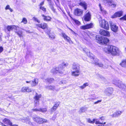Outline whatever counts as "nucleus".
Returning a JSON list of instances; mask_svg holds the SVG:
<instances>
[{"label": "nucleus", "mask_w": 126, "mask_h": 126, "mask_svg": "<svg viewBox=\"0 0 126 126\" xmlns=\"http://www.w3.org/2000/svg\"><path fill=\"white\" fill-rule=\"evenodd\" d=\"M41 95L36 93L34 97V103L35 106H37L39 104V99L41 97Z\"/></svg>", "instance_id": "obj_8"}, {"label": "nucleus", "mask_w": 126, "mask_h": 126, "mask_svg": "<svg viewBox=\"0 0 126 126\" xmlns=\"http://www.w3.org/2000/svg\"><path fill=\"white\" fill-rule=\"evenodd\" d=\"M83 51H84L86 53L87 55L90 57V58L92 60L93 63L95 64V65H97L100 67H103V65L102 63L98 62V59L95 58L93 54L90 53L89 50L88 49L86 48H85L83 49Z\"/></svg>", "instance_id": "obj_1"}, {"label": "nucleus", "mask_w": 126, "mask_h": 126, "mask_svg": "<svg viewBox=\"0 0 126 126\" xmlns=\"http://www.w3.org/2000/svg\"><path fill=\"white\" fill-rule=\"evenodd\" d=\"M123 110H117L111 115L113 117H117L120 116L123 112Z\"/></svg>", "instance_id": "obj_25"}, {"label": "nucleus", "mask_w": 126, "mask_h": 126, "mask_svg": "<svg viewBox=\"0 0 126 126\" xmlns=\"http://www.w3.org/2000/svg\"><path fill=\"white\" fill-rule=\"evenodd\" d=\"M8 126H18L16 124L12 125V123L8 120Z\"/></svg>", "instance_id": "obj_40"}, {"label": "nucleus", "mask_w": 126, "mask_h": 126, "mask_svg": "<svg viewBox=\"0 0 126 126\" xmlns=\"http://www.w3.org/2000/svg\"><path fill=\"white\" fill-rule=\"evenodd\" d=\"M40 8L44 11L45 12L46 11V9L43 7L41 6L40 7Z\"/></svg>", "instance_id": "obj_48"}, {"label": "nucleus", "mask_w": 126, "mask_h": 126, "mask_svg": "<svg viewBox=\"0 0 126 126\" xmlns=\"http://www.w3.org/2000/svg\"><path fill=\"white\" fill-rule=\"evenodd\" d=\"M49 35V38L51 39H53L55 38V34L53 33H51L50 31L48 32V33L46 32Z\"/></svg>", "instance_id": "obj_31"}, {"label": "nucleus", "mask_w": 126, "mask_h": 126, "mask_svg": "<svg viewBox=\"0 0 126 126\" xmlns=\"http://www.w3.org/2000/svg\"><path fill=\"white\" fill-rule=\"evenodd\" d=\"M36 26L37 27L41 28L43 29H46L48 27L47 24L45 23L37 24H36Z\"/></svg>", "instance_id": "obj_26"}, {"label": "nucleus", "mask_w": 126, "mask_h": 126, "mask_svg": "<svg viewBox=\"0 0 126 126\" xmlns=\"http://www.w3.org/2000/svg\"><path fill=\"white\" fill-rule=\"evenodd\" d=\"M44 1L41 2L40 4V7L41 6H42L44 4Z\"/></svg>", "instance_id": "obj_57"}, {"label": "nucleus", "mask_w": 126, "mask_h": 126, "mask_svg": "<svg viewBox=\"0 0 126 126\" xmlns=\"http://www.w3.org/2000/svg\"><path fill=\"white\" fill-rule=\"evenodd\" d=\"M119 19L121 20H124L126 21V14L124 15L122 17L120 18Z\"/></svg>", "instance_id": "obj_41"}, {"label": "nucleus", "mask_w": 126, "mask_h": 126, "mask_svg": "<svg viewBox=\"0 0 126 126\" xmlns=\"http://www.w3.org/2000/svg\"><path fill=\"white\" fill-rule=\"evenodd\" d=\"M33 120L39 124H42L47 122L46 119L40 118L37 116H35L32 117Z\"/></svg>", "instance_id": "obj_6"}, {"label": "nucleus", "mask_w": 126, "mask_h": 126, "mask_svg": "<svg viewBox=\"0 0 126 126\" xmlns=\"http://www.w3.org/2000/svg\"><path fill=\"white\" fill-rule=\"evenodd\" d=\"M3 50V48L1 47H0V53H1Z\"/></svg>", "instance_id": "obj_51"}, {"label": "nucleus", "mask_w": 126, "mask_h": 126, "mask_svg": "<svg viewBox=\"0 0 126 126\" xmlns=\"http://www.w3.org/2000/svg\"><path fill=\"white\" fill-rule=\"evenodd\" d=\"M66 82L65 80H63L60 81V84H64L66 83Z\"/></svg>", "instance_id": "obj_46"}, {"label": "nucleus", "mask_w": 126, "mask_h": 126, "mask_svg": "<svg viewBox=\"0 0 126 126\" xmlns=\"http://www.w3.org/2000/svg\"><path fill=\"white\" fill-rule=\"evenodd\" d=\"M59 104H60V103L59 102H57L56 103H55V104L54 106H53V107H54L56 109H57V108L59 106Z\"/></svg>", "instance_id": "obj_44"}, {"label": "nucleus", "mask_w": 126, "mask_h": 126, "mask_svg": "<svg viewBox=\"0 0 126 126\" xmlns=\"http://www.w3.org/2000/svg\"><path fill=\"white\" fill-rule=\"evenodd\" d=\"M69 29L71 30V31L72 32V33L73 34H76V33L73 30H72V29H71L70 28H69Z\"/></svg>", "instance_id": "obj_54"}, {"label": "nucleus", "mask_w": 126, "mask_h": 126, "mask_svg": "<svg viewBox=\"0 0 126 126\" xmlns=\"http://www.w3.org/2000/svg\"><path fill=\"white\" fill-rule=\"evenodd\" d=\"M78 4L83 7L84 8L85 10L87 8L86 4L85 1H80L79 2V3H78L77 2H75L74 1H71L70 3V5H69L70 7H71L76 5H78Z\"/></svg>", "instance_id": "obj_4"}, {"label": "nucleus", "mask_w": 126, "mask_h": 126, "mask_svg": "<svg viewBox=\"0 0 126 126\" xmlns=\"http://www.w3.org/2000/svg\"><path fill=\"white\" fill-rule=\"evenodd\" d=\"M62 36L63 37L64 39L70 43H71L72 41L70 38L64 33H62Z\"/></svg>", "instance_id": "obj_22"}, {"label": "nucleus", "mask_w": 126, "mask_h": 126, "mask_svg": "<svg viewBox=\"0 0 126 126\" xmlns=\"http://www.w3.org/2000/svg\"><path fill=\"white\" fill-rule=\"evenodd\" d=\"M87 110V108L85 107H82L81 108L79 112H83L86 111Z\"/></svg>", "instance_id": "obj_37"}, {"label": "nucleus", "mask_w": 126, "mask_h": 126, "mask_svg": "<svg viewBox=\"0 0 126 126\" xmlns=\"http://www.w3.org/2000/svg\"><path fill=\"white\" fill-rule=\"evenodd\" d=\"M9 5H8V10H9L11 12H13V10H12V9L9 8Z\"/></svg>", "instance_id": "obj_58"}, {"label": "nucleus", "mask_w": 126, "mask_h": 126, "mask_svg": "<svg viewBox=\"0 0 126 126\" xmlns=\"http://www.w3.org/2000/svg\"><path fill=\"white\" fill-rule=\"evenodd\" d=\"M5 9L6 10H7L8 9V5L6 6V8H5Z\"/></svg>", "instance_id": "obj_64"}, {"label": "nucleus", "mask_w": 126, "mask_h": 126, "mask_svg": "<svg viewBox=\"0 0 126 126\" xmlns=\"http://www.w3.org/2000/svg\"><path fill=\"white\" fill-rule=\"evenodd\" d=\"M50 7L51 9H52V10L53 11V12H55V10L54 8L53 7V6L51 5L50 4Z\"/></svg>", "instance_id": "obj_49"}, {"label": "nucleus", "mask_w": 126, "mask_h": 126, "mask_svg": "<svg viewBox=\"0 0 126 126\" xmlns=\"http://www.w3.org/2000/svg\"><path fill=\"white\" fill-rule=\"evenodd\" d=\"M93 26V24L91 23L86 25L81 26L80 27V28L82 30H86L92 28Z\"/></svg>", "instance_id": "obj_20"}, {"label": "nucleus", "mask_w": 126, "mask_h": 126, "mask_svg": "<svg viewBox=\"0 0 126 126\" xmlns=\"http://www.w3.org/2000/svg\"><path fill=\"white\" fill-rule=\"evenodd\" d=\"M40 111H41L43 113H45L47 111V110L46 108L42 109L40 108Z\"/></svg>", "instance_id": "obj_42"}, {"label": "nucleus", "mask_w": 126, "mask_h": 126, "mask_svg": "<svg viewBox=\"0 0 126 126\" xmlns=\"http://www.w3.org/2000/svg\"><path fill=\"white\" fill-rule=\"evenodd\" d=\"M69 29L71 30V31L72 32V33L73 34H76V33L73 30H72V29H71L70 28H69Z\"/></svg>", "instance_id": "obj_55"}, {"label": "nucleus", "mask_w": 126, "mask_h": 126, "mask_svg": "<svg viewBox=\"0 0 126 126\" xmlns=\"http://www.w3.org/2000/svg\"><path fill=\"white\" fill-rule=\"evenodd\" d=\"M89 99L90 100V101H92V100H94V98H89Z\"/></svg>", "instance_id": "obj_62"}, {"label": "nucleus", "mask_w": 126, "mask_h": 126, "mask_svg": "<svg viewBox=\"0 0 126 126\" xmlns=\"http://www.w3.org/2000/svg\"><path fill=\"white\" fill-rule=\"evenodd\" d=\"M123 11L122 10L117 11L112 16L111 18H114L117 17H120L123 16Z\"/></svg>", "instance_id": "obj_12"}, {"label": "nucleus", "mask_w": 126, "mask_h": 126, "mask_svg": "<svg viewBox=\"0 0 126 126\" xmlns=\"http://www.w3.org/2000/svg\"><path fill=\"white\" fill-rule=\"evenodd\" d=\"M68 65V63L67 62H63L61 64H60L59 66L60 67L59 69L61 70L63 72H63L64 71L63 70V68L67 66Z\"/></svg>", "instance_id": "obj_27"}, {"label": "nucleus", "mask_w": 126, "mask_h": 126, "mask_svg": "<svg viewBox=\"0 0 126 126\" xmlns=\"http://www.w3.org/2000/svg\"><path fill=\"white\" fill-rule=\"evenodd\" d=\"M113 83L118 86L119 88L125 89L126 86L124 84L119 80H115L113 81Z\"/></svg>", "instance_id": "obj_10"}, {"label": "nucleus", "mask_w": 126, "mask_h": 126, "mask_svg": "<svg viewBox=\"0 0 126 126\" xmlns=\"http://www.w3.org/2000/svg\"><path fill=\"white\" fill-rule=\"evenodd\" d=\"M32 110V111H40V109H33Z\"/></svg>", "instance_id": "obj_47"}, {"label": "nucleus", "mask_w": 126, "mask_h": 126, "mask_svg": "<svg viewBox=\"0 0 126 126\" xmlns=\"http://www.w3.org/2000/svg\"><path fill=\"white\" fill-rule=\"evenodd\" d=\"M47 1H48L49 2V4H51L52 3L51 2V0H47Z\"/></svg>", "instance_id": "obj_59"}, {"label": "nucleus", "mask_w": 126, "mask_h": 126, "mask_svg": "<svg viewBox=\"0 0 126 126\" xmlns=\"http://www.w3.org/2000/svg\"><path fill=\"white\" fill-rule=\"evenodd\" d=\"M83 11L81 9L76 8L74 11V14L76 16H80L82 15L83 13Z\"/></svg>", "instance_id": "obj_14"}, {"label": "nucleus", "mask_w": 126, "mask_h": 126, "mask_svg": "<svg viewBox=\"0 0 126 126\" xmlns=\"http://www.w3.org/2000/svg\"><path fill=\"white\" fill-rule=\"evenodd\" d=\"M42 16L43 17V18L44 20L46 21H50L51 19V18L48 16H45L44 15H42Z\"/></svg>", "instance_id": "obj_33"}, {"label": "nucleus", "mask_w": 126, "mask_h": 126, "mask_svg": "<svg viewBox=\"0 0 126 126\" xmlns=\"http://www.w3.org/2000/svg\"><path fill=\"white\" fill-rule=\"evenodd\" d=\"M111 46H106L103 48L104 51L107 53H110Z\"/></svg>", "instance_id": "obj_18"}, {"label": "nucleus", "mask_w": 126, "mask_h": 126, "mask_svg": "<svg viewBox=\"0 0 126 126\" xmlns=\"http://www.w3.org/2000/svg\"><path fill=\"white\" fill-rule=\"evenodd\" d=\"M46 88L48 89L52 90L55 92L59 91L60 89V88L58 86H47V87Z\"/></svg>", "instance_id": "obj_15"}, {"label": "nucleus", "mask_w": 126, "mask_h": 126, "mask_svg": "<svg viewBox=\"0 0 126 126\" xmlns=\"http://www.w3.org/2000/svg\"><path fill=\"white\" fill-rule=\"evenodd\" d=\"M32 19L33 20H34L35 21H37V22L38 23H40V21L37 18L35 17H33V18Z\"/></svg>", "instance_id": "obj_45"}, {"label": "nucleus", "mask_w": 126, "mask_h": 126, "mask_svg": "<svg viewBox=\"0 0 126 126\" xmlns=\"http://www.w3.org/2000/svg\"><path fill=\"white\" fill-rule=\"evenodd\" d=\"M109 90H110L111 91L110 92V94H111L112 93V91H113V89L112 88H109Z\"/></svg>", "instance_id": "obj_53"}, {"label": "nucleus", "mask_w": 126, "mask_h": 126, "mask_svg": "<svg viewBox=\"0 0 126 126\" xmlns=\"http://www.w3.org/2000/svg\"><path fill=\"white\" fill-rule=\"evenodd\" d=\"M120 64L122 67H126V59L123 60Z\"/></svg>", "instance_id": "obj_34"}, {"label": "nucleus", "mask_w": 126, "mask_h": 126, "mask_svg": "<svg viewBox=\"0 0 126 126\" xmlns=\"http://www.w3.org/2000/svg\"><path fill=\"white\" fill-rule=\"evenodd\" d=\"M87 121L88 123L92 124H93L95 123L96 124H100L104 125L106 123L105 122H104V123H100L97 119H94L92 120L90 119H88Z\"/></svg>", "instance_id": "obj_13"}, {"label": "nucleus", "mask_w": 126, "mask_h": 126, "mask_svg": "<svg viewBox=\"0 0 126 126\" xmlns=\"http://www.w3.org/2000/svg\"><path fill=\"white\" fill-rule=\"evenodd\" d=\"M21 121L24 123H26L31 124V122L30 121V119L29 117L27 118H23L21 119Z\"/></svg>", "instance_id": "obj_28"}, {"label": "nucleus", "mask_w": 126, "mask_h": 126, "mask_svg": "<svg viewBox=\"0 0 126 126\" xmlns=\"http://www.w3.org/2000/svg\"><path fill=\"white\" fill-rule=\"evenodd\" d=\"M108 5L112 8H115L117 6V3L115 1H113V0H103Z\"/></svg>", "instance_id": "obj_9"}, {"label": "nucleus", "mask_w": 126, "mask_h": 126, "mask_svg": "<svg viewBox=\"0 0 126 126\" xmlns=\"http://www.w3.org/2000/svg\"><path fill=\"white\" fill-rule=\"evenodd\" d=\"M9 97L10 98H11L12 99H14V98L13 97H12V96H9Z\"/></svg>", "instance_id": "obj_60"}, {"label": "nucleus", "mask_w": 126, "mask_h": 126, "mask_svg": "<svg viewBox=\"0 0 126 126\" xmlns=\"http://www.w3.org/2000/svg\"><path fill=\"white\" fill-rule=\"evenodd\" d=\"M32 81H26V82L27 83H32Z\"/></svg>", "instance_id": "obj_63"}, {"label": "nucleus", "mask_w": 126, "mask_h": 126, "mask_svg": "<svg viewBox=\"0 0 126 126\" xmlns=\"http://www.w3.org/2000/svg\"><path fill=\"white\" fill-rule=\"evenodd\" d=\"M27 22V20L25 18H23L22 21L21 22V23H23L24 24H26Z\"/></svg>", "instance_id": "obj_39"}, {"label": "nucleus", "mask_w": 126, "mask_h": 126, "mask_svg": "<svg viewBox=\"0 0 126 126\" xmlns=\"http://www.w3.org/2000/svg\"><path fill=\"white\" fill-rule=\"evenodd\" d=\"M80 74L79 65L76 63H73L71 71V75L73 76L77 77L79 76Z\"/></svg>", "instance_id": "obj_2"}, {"label": "nucleus", "mask_w": 126, "mask_h": 126, "mask_svg": "<svg viewBox=\"0 0 126 126\" xmlns=\"http://www.w3.org/2000/svg\"><path fill=\"white\" fill-rule=\"evenodd\" d=\"M110 53L113 55H118L120 53L118 48L116 47L111 46Z\"/></svg>", "instance_id": "obj_7"}, {"label": "nucleus", "mask_w": 126, "mask_h": 126, "mask_svg": "<svg viewBox=\"0 0 126 126\" xmlns=\"http://www.w3.org/2000/svg\"><path fill=\"white\" fill-rule=\"evenodd\" d=\"M109 41V39L106 38H103V39L102 41V44H106Z\"/></svg>", "instance_id": "obj_35"}, {"label": "nucleus", "mask_w": 126, "mask_h": 126, "mask_svg": "<svg viewBox=\"0 0 126 126\" xmlns=\"http://www.w3.org/2000/svg\"><path fill=\"white\" fill-rule=\"evenodd\" d=\"M100 119L101 120H104L105 119V117L103 116H102L100 117Z\"/></svg>", "instance_id": "obj_52"}, {"label": "nucleus", "mask_w": 126, "mask_h": 126, "mask_svg": "<svg viewBox=\"0 0 126 126\" xmlns=\"http://www.w3.org/2000/svg\"><path fill=\"white\" fill-rule=\"evenodd\" d=\"M69 29L71 30V31L72 32V33L73 34H76V33L73 30H72V29H71L70 28H69Z\"/></svg>", "instance_id": "obj_56"}, {"label": "nucleus", "mask_w": 126, "mask_h": 126, "mask_svg": "<svg viewBox=\"0 0 126 126\" xmlns=\"http://www.w3.org/2000/svg\"><path fill=\"white\" fill-rule=\"evenodd\" d=\"M99 12L103 15H106L107 13V12L104 9L103 7L101 6L100 3L99 4Z\"/></svg>", "instance_id": "obj_17"}, {"label": "nucleus", "mask_w": 126, "mask_h": 126, "mask_svg": "<svg viewBox=\"0 0 126 126\" xmlns=\"http://www.w3.org/2000/svg\"><path fill=\"white\" fill-rule=\"evenodd\" d=\"M99 32L102 35L108 37L110 36L109 32L107 31L101 30Z\"/></svg>", "instance_id": "obj_19"}, {"label": "nucleus", "mask_w": 126, "mask_h": 126, "mask_svg": "<svg viewBox=\"0 0 126 126\" xmlns=\"http://www.w3.org/2000/svg\"><path fill=\"white\" fill-rule=\"evenodd\" d=\"M91 16L90 12L89 11H87L83 17L84 20L86 21H90L91 19Z\"/></svg>", "instance_id": "obj_11"}, {"label": "nucleus", "mask_w": 126, "mask_h": 126, "mask_svg": "<svg viewBox=\"0 0 126 126\" xmlns=\"http://www.w3.org/2000/svg\"><path fill=\"white\" fill-rule=\"evenodd\" d=\"M38 82V79H35L34 80L32 81L31 84L32 86H35L37 85Z\"/></svg>", "instance_id": "obj_30"}, {"label": "nucleus", "mask_w": 126, "mask_h": 126, "mask_svg": "<svg viewBox=\"0 0 126 126\" xmlns=\"http://www.w3.org/2000/svg\"><path fill=\"white\" fill-rule=\"evenodd\" d=\"M96 40L98 41V43H102V41L103 39V38H102L101 36L99 35H97L96 36Z\"/></svg>", "instance_id": "obj_29"}, {"label": "nucleus", "mask_w": 126, "mask_h": 126, "mask_svg": "<svg viewBox=\"0 0 126 126\" xmlns=\"http://www.w3.org/2000/svg\"><path fill=\"white\" fill-rule=\"evenodd\" d=\"M99 18L98 17L99 22L100 26L102 28L107 30L109 28V25L108 22L104 19H102L101 17L99 16Z\"/></svg>", "instance_id": "obj_3"}, {"label": "nucleus", "mask_w": 126, "mask_h": 126, "mask_svg": "<svg viewBox=\"0 0 126 126\" xmlns=\"http://www.w3.org/2000/svg\"><path fill=\"white\" fill-rule=\"evenodd\" d=\"M59 66L58 68H53L51 70V72L54 74H55L58 72H59L60 73H63V72L61 70L59 69Z\"/></svg>", "instance_id": "obj_21"}, {"label": "nucleus", "mask_w": 126, "mask_h": 126, "mask_svg": "<svg viewBox=\"0 0 126 126\" xmlns=\"http://www.w3.org/2000/svg\"><path fill=\"white\" fill-rule=\"evenodd\" d=\"M111 30L113 31L116 32L118 30V27L114 24L112 23L111 21L110 22Z\"/></svg>", "instance_id": "obj_16"}, {"label": "nucleus", "mask_w": 126, "mask_h": 126, "mask_svg": "<svg viewBox=\"0 0 126 126\" xmlns=\"http://www.w3.org/2000/svg\"><path fill=\"white\" fill-rule=\"evenodd\" d=\"M102 101V100L101 99L97 100V101L94 102V104H97L100 102H101Z\"/></svg>", "instance_id": "obj_50"}, {"label": "nucleus", "mask_w": 126, "mask_h": 126, "mask_svg": "<svg viewBox=\"0 0 126 126\" xmlns=\"http://www.w3.org/2000/svg\"><path fill=\"white\" fill-rule=\"evenodd\" d=\"M53 79L52 78L49 79H45V81L46 82L47 81L48 82L50 83H51L53 81Z\"/></svg>", "instance_id": "obj_38"}, {"label": "nucleus", "mask_w": 126, "mask_h": 126, "mask_svg": "<svg viewBox=\"0 0 126 126\" xmlns=\"http://www.w3.org/2000/svg\"><path fill=\"white\" fill-rule=\"evenodd\" d=\"M32 89H30L28 87H22L20 90V91L22 92H31L32 91Z\"/></svg>", "instance_id": "obj_23"}, {"label": "nucleus", "mask_w": 126, "mask_h": 126, "mask_svg": "<svg viewBox=\"0 0 126 126\" xmlns=\"http://www.w3.org/2000/svg\"><path fill=\"white\" fill-rule=\"evenodd\" d=\"M8 31L11 30H15V32L20 36H21L22 32L20 31H18L19 30V28L18 26H16L15 25L8 26Z\"/></svg>", "instance_id": "obj_5"}, {"label": "nucleus", "mask_w": 126, "mask_h": 126, "mask_svg": "<svg viewBox=\"0 0 126 126\" xmlns=\"http://www.w3.org/2000/svg\"><path fill=\"white\" fill-rule=\"evenodd\" d=\"M56 3V4L57 5V6H58V7H60V4H57V3Z\"/></svg>", "instance_id": "obj_61"}, {"label": "nucleus", "mask_w": 126, "mask_h": 126, "mask_svg": "<svg viewBox=\"0 0 126 126\" xmlns=\"http://www.w3.org/2000/svg\"><path fill=\"white\" fill-rule=\"evenodd\" d=\"M68 15L70 16L71 18V20L73 23L78 25H80V22L78 20H77L75 19L72 18L70 15V13L69 12H68Z\"/></svg>", "instance_id": "obj_24"}, {"label": "nucleus", "mask_w": 126, "mask_h": 126, "mask_svg": "<svg viewBox=\"0 0 126 126\" xmlns=\"http://www.w3.org/2000/svg\"><path fill=\"white\" fill-rule=\"evenodd\" d=\"M89 84L88 83L86 82L85 83L83 84L81 86L79 87V88L81 89H83L85 88L86 86H88Z\"/></svg>", "instance_id": "obj_36"}, {"label": "nucleus", "mask_w": 126, "mask_h": 126, "mask_svg": "<svg viewBox=\"0 0 126 126\" xmlns=\"http://www.w3.org/2000/svg\"><path fill=\"white\" fill-rule=\"evenodd\" d=\"M4 124L0 123V125L2 126H7L8 125V119H4L3 120Z\"/></svg>", "instance_id": "obj_32"}, {"label": "nucleus", "mask_w": 126, "mask_h": 126, "mask_svg": "<svg viewBox=\"0 0 126 126\" xmlns=\"http://www.w3.org/2000/svg\"><path fill=\"white\" fill-rule=\"evenodd\" d=\"M56 109L53 106L50 109V112L51 113H52L55 111Z\"/></svg>", "instance_id": "obj_43"}]
</instances>
